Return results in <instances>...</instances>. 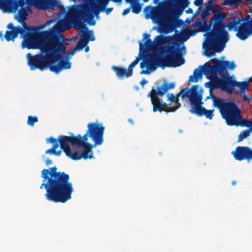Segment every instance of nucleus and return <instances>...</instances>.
Masks as SVG:
<instances>
[{
	"label": "nucleus",
	"instance_id": "obj_46",
	"mask_svg": "<svg viewBox=\"0 0 252 252\" xmlns=\"http://www.w3.org/2000/svg\"><path fill=\"white\" fill-rule=\"evenodd\" d=\"M45 162H46V165H49V164H51L52 163V160L51 159H47L46 160Z\"/></svg>",
	"mask_w": 252,
	"mask_h": 252
},
{
	"label": "nucleus",
	"instance_id": "obj_12",
	"mask_svg": "<svg viewBox=\"0 0 252 252\" xmlns=\"http://www.w3.org/2000/svg\"><path fill=\"white\" fill-rule=\"evenodd\" d=\"M110 0H84L81 13L86 15L89 19H93L95 16L99 18V13L103 11Z\"/></svg>",
	"mask_w": 252,
	"mask_h": 252
},
{
	"label": "nucleus",
	"instance_id": "obj_39",
	"mask_svg": "<svg viewBox=\"0 0 252 252\" xmlns=\"http://www.w3.org/2000/svg\"><path fill=\"white\" fill-rule=\"evenodd\" d=\"M130 9H131L130 7H129L126 9H124L123 12V13H122L123 15L125 16V15H126V14H127L128 13H129L130 11Z\"/></svg>",
	"mask_w": 252,
	"mask_h": 252
},
{
	"label": "nucleus",
	"instance_id": "obj_2",
	"mask_svg": "<svg viewBox=\"0 0 252 252\" xmlns=\"http://www.w3.org/2000/svg\"><path fill=\"white\" fill-rule=\"evenodd\" d=\"M66 42L61 41L59 37L54 35L47 39L40 47L42 54L33 56L27 54L28 64L32 70L39 69L44 70L49 67L52 72L59 73L63 69H70L71 63L62 57L65 53Z\"/></svg>",
	"mask_w": 252,
	"mask_h": 252
},
{
	"label": "nucleus",
	"instance_id": "obj_15",
	"mask_svg": "<svg viewBox=\"0 0 252 252\" xmlns=\"http://www.w3.org/2000/svg\"><path fill=\"white\" fill-rule=\"evenodd\" d=\"M69 136L60 135L57 139V142L60 144V148L64 153L68 154V150L71 149L70 144L72 146H77L80 144L82 136L80 134L74 135L73 133H69Z\"/></svg>",
	"mask_w": 252,
	"mask_h": 252
},
{
	"label": "nucleus",
	"instance_id": "obj_11",
	"mask_svg": "<svg viewBox=\"0 0 252 252\" xmlns=\"http://www.w3.org/2000/svg\"><path fill=\"white\" fill-rule=\"evenodd\" d=\"M32 32H27L25 30L22 34V37L24 38L22 42L23 48L27 47L29 49H40L43 42V40L46 35L45 32H39L35 28L31 29Z\"/></svg>",
	"mask_w": 252,
	"mask_h": 252
},
{
	"label": "nucleus",
	"instance_id": "obj_14",
	"mask_svg": "<svg viewBox=\"0 0 252 252\" xmlns=\"http://www.w3.org/2000/svg\"><path fill=\"white\" fill-rule=\"evenodd\" d=\"M199 92V86L197 85L192 86L191 88L187 87L185 88L182 89L180 92L175 96V99L173 102L175 103L174 106L173 107H170L169 106V110L168 111L170 112H174L181 107V104L179 103L180 96L181 97L182 99H184L185 98H188L189 102L191 105V97H192V94H194V95H198Z\"/></svg>",
	"mask_w": 252,
	"mask_h": 252
},
{
	"label": "nucleus",
	"instance_id": "obj_20",
	"mask_svg": "<svg viewBox=\"0 0 252 252\" xmlns=\"http://www.w3.org/2000/svg\"><path fill=\"white\" fill-rule=\"evenodd\" d=\"M25 29L20 26H17L11 31H7L4 37L7 41H13L18 36V34H20L21 36H22V34L25 32Z\"/></svg>",
	"mask_w": 252,
	"mask_h": 252
},
{
	"label": "nucleus",
	"instance_id": "obj_9",
	"mask_svg": "<svg viewBox=\"0 0 252 252\" xmlns=\"http://www.w3.org/2000/svg\"><path fill=\"white\" fill-rule=\"evenodd\" d=\"M206 88L209 89V95L206 97V99L212 98L213 102V106L217 108L223 119H224L230 114L238 105L234 101H227L226 99L217 97L213 94V91L217 88H214L213 84L210 83H206L204 85Z\"/></svg>",
	"mask_w": 252,
	"mask_h": 252
},
{
	"label": "nucleus",
	"instance_id": "obj_13",
	"mask_svg": "<svg viewBox=\"0 0 252 252\" xmlns=\"http://www.w3.org/2000/svg\"><path fill=\"white\" fill-rule=\"evenodd\" d=\"M202 95L201 91L199 92L198 95L193 94L191 97V108L189 110V112L199 117L205 116L206 118L212 120L214 115V109L207 110L202 106Z\"/></svg>",
	"mask_w": 252,
	"mask_h": 252
},
{
	"label": "nucleus",
	"instance_id": "obj_61",
	"mask_svg": "<svg viewBox=\"0 0 252 252\" xmlns=\"http://www.w3.org/2000/svg\"><path fill=\"white\" fill-rule=\"evenodd\" d=\"M190 20H188V19H187V20H186V21H187V22H188V23H189V22H190Z\"/></svg>",
	"mask_w": 252,
	"mask_h": 252
},
{
	"label": "nucleus",
	"instance_id": "obj_25",
	"mask_svg": "<svg viewBox=\"0 0 252 252\" xmlns=\"http://www.w3.org/2000/svg\"><path fill=\"white\" fill-rule=\"evenodd\" d=\"M112 69L116 72V75L119 78H123L125 76L129 77L128 73H127V70L124 68L113 65L112 66Z\"/></svg>",
	"mask_w": 252,
	"mask_h": 252
},
{
	"label": "nucleus",
	"instance_id": "obj_26",
	"mask_svg": "<svg viewBox=\"0 0 252 252\" xmlns=\"http://www.w3.org/2000/svg\"><path fill=\"white\" fill-rule=\"evenodd\" d=\"M150 34L148 33H145L144 35V40H146L145 43L143 45L142 43H140V48H142V47H144L146 49H151L152 47L155 46L154 42L152 41L151 39L149 38Z\"/></svg>",
	"mask_w": 252,
	"mask_h": 252
},
{
	"label": "nucleus",
	"instance_id": "obj_5",
	"mask_svg": "<svg viewBox=\"0 0 252 252\" xmlns=\"http://www.w3.org/2000/svg\"><path fill=\"white\" fill-rule=\"evenodd\" d=\"M56 1V0H13L0 4V9L3 12L15 13L20 7L15 18L19 23L23 24L25 29L29 31L25 20L29 13H32V6H33L38 9L45 10L55 6Z\"/></svg>",
	"mask_w": 252,
	"mask_h": 252
},
{
	"label": "nucleus",
	"instance_id": "obj_59",
	"mask_svg": "<svg viewBox=\"0 0 252 252\" xmlns=\"http://www.w3.org/2000/svg\"><path fill=\"white\" fill-rule=\"evenodd\" d=\"M159 0H154V1L155 3H157L159 1Z\"/></svg>",
	"mask_w": 252,
	"mask_h": 252
},
{
	"label": "nucleus",
	"instance_id": "obj_48",
	"mask_svg": "<svg viewBox=\"0 0 252 252\" xmlns=\"http://www.w3.org/2000/svg\"><path fill=\"white\" fill-rule=\"evenodd\" d=\"M151 6H146L144 8V11L146 12L147 10L150 11V13L151 12Z\"/></svg>",
	"mask_w": 252,
	"mask_h": 252
},
{
	"label": "nucleus",
	"instance_id": "obj_55",
	"mask_svg": "<svg viewBox=\"0 0 252 252\" xmlns=\"http://www.w3.org/2000/svg\"><path fill=\"white\" fill-rule=\"evenodd\" d=\"M95 24V22L94 21H93V22H92L91 23H90V25H94Z\"/></svg>",
	"mask_w": 252,
	"mask_h": 252
},
{
	"label": "nucleus",
	"instance_id": "obj_41",
	"mask_svg": "<svg viewBox=\"0 0 252 252\" xmlns=\"http://www.w3.org/2000/svg\"><path fill=\"white\" fill-rule=\"evenodd\" d=\"M148 83V81L145 79H143L140 82V84L143 87L146 84Z\"/></svg>",
	"mask_w": 252,
	"mask_h": 252
},
{
	"label": "nucleus",
	"instance_id": "obj_36",
	"mask_svg": "<svg viewBox=\"0 0 252 252\" xmlns=\"http://www.w3.org/2000/svg\"><path fill=\"white\" fill-rule=\"evenodd\" d=\"M194 4L195 5L198 6V7L201 8L203 4V0H195Z\"/></svg>",
	"mask_w": 252,
	"mask_h": 252
},
{
	"label": "nucleus",
	"instance_id": "obj_27",
	"mask_svg": "<svg viewBox=\"0 0 252 252\" xmlns=\"http://www.w3.org/2000/svg\"><path fill=\"white\" fill-rule=\"evenodd\" d=\"M220 63L224 73H228L226 68L233 70L236 67V65L234 62H229L228 61H220Z\"/></svg>",
	"mask_w": 252,
	"mask_h": 252
},
{
	"label": "nucleus",
	"instance_id": "obj_40",
	"mask_svg": "<svg viewBox=\"0 0 252 252\" xmlns=\"http://www.w3.org/2000/svg\"><path fill=\"white\" fill-rule=\"evenodd\" d=\"M113 10V7H108L106 9L105 8V12L107 15L109 14Z\"/></svg>",
	"mask_w": 252,
	"mask_h": 252
},
{
	"label": "nucleus",
	"instance_id": "obj_51",
	"mask_svg": "<svg viewBox=\"0 0 252 252\" xmlns=\"http://www.w3.org/2000/svg\"><path fill=\"white\" fill-rule=\"evenodd\" d=\"M84 48H85V51L86 52H88L89 51V47L88 46H86V47H85Z\"/></svg>",
	"mask_w": 252,
	"mask_h": 252
},
{
	"label": "nucleus",
	"instance_id": "obj_17",
	"mask_svg": "<svg viewBox=\"0 0 252 252\" xmlns=\"http://www.w3.org/2000/svg\"><path fill=\"white\" fill-rule=\"evenodd\" d=\"M156 95L158 94H154L151 93V91L148 93L147 97L151 98V103L153 105V111L154 112L158 111L161 113L162 112H166V113L170 112L168 110H169V106L171 105V103H166L163 101L162 99L159 98Z\"/></svg>",
	"mask_w": 252,
	"mask_h": 252
},
{
	"label": "nucleus",
	"instance_id": "obj_58",
	"mask_svg": "<svg viewBox=\"0 0 252 252\" xmlns=\"http://www.w3.org/2000/svg\"><path fill=\"white\" fill-rule=\"evenodd\" d=\"M150 17L149 14H146V18L148 19Z\"/></svg>",
	"mask_w": 252,
	"mask_h": 252
},
{
	"label": "nucleus",
	"instance_id": "obj_28",
	"mask_svg": "<svg viewBox=\"0 0 252 252\" xmlns=\"http://www.w3.org/2000/svg\"><path fill=\"white\" fill-rule=\"evenodd\" d=\"M68 154L65 153V155L69 158L73 160H78L82 158L81 155L78 152L76 151L74 153H72L71 149L68 150Z\"/></svg>",
	"mask_w": 252,
	"mask_h": 252
},
{
	"label": "nucleus",
	"instance_id": "obj_45",
	"mask_svg": "<svg viewBox=\"0 0 252 252\" xmlns=\"http://www.w3.org/2000/svg\"><path fill=\"white\" fill-rule=\"evenodd\" d=\"M77 50H79L76 47L70 53V55H73L75 52V51Z\"/></svg>",
	"mask_w": 252,
	"mask_h": 252
},
{
	"label": "nucleus",
	"instance_id": "obj_19",
	"mask_svg": "<svg viewBox=\"0 0 252 252\" xmlns=\"http://www.w3.org/2000/svg\"><path fill=\"white\" fill-rule=\"evenodd\" d=\"M175 86V84L174 82L170 83L164 82L160 86L158 87L157 89H152L151 93L154 94H158V96H162L168 90L174 88Z\"/></svg>",
	"mask_w": 252,
	"mask_h": 252
},
{
	"label": "nucleus",
	"instance_id": "obj_3",
	"mask_svg": "<svg viewBox=\"0 0 252 252\" xmlns=\"http://www.w3.org/2000/svg\"><path fill=\"white\" fill-rule=\"evenodd\" d=\"M57 170V167L54 166L42 171L41 176L44 180L40 189H46L45 196L48 201L64 203L71 199L73 187L69 175Z\"/></svg>",
	"mask_w": 252,
	"mask_h": 252
},
{
	"label": "nucleus",
	"instance_id": "obj_38",
	"mask_svg": "<svg viewBox=\"0 0 252 252\" xmlns=\"http://www.w3.org/2000/svg\"><path fill=\"white\" fill-rule=\"evenodd\" d=\"M243 94V100L244 102H249L250 101V97L245 94Z\"/></svg>",
	"mask_w": 252,
	"mask_h": 252
},
{
	"label": "nucleus",
	"instance_id": "obj_21",
	"mask_svg": "<svg viewBox=\"0 0 252 252\" xmlns=\"http://www.w3.org/2000/svg\"><path fill=\"white\" fill-rule=\"evenodd\" d=\"M200 30H190L189 29L184 31L182 33H179L175 35V39L177 41H187L190 36L194 35Z\"/></svg>",
	"mask_w": 252,
	"mask_h": 252
},
{
	"label": "nucleus",
	"instance_id": "obj_57",
	"mask_svg": "<svg viewBox=\"0 0 252 252\" xmlns=\"http://www.w3.org/2000/svg\"><path fill=\"white\" fill-rule=\"evenodd\" d=\"M3 34L2 32H0V38H2Z\"/></svg>",
	"mask_w": 252,
	"mask_h": 252
},
{
	"label": "nucleus",
	"instance_id": "obj_31",
	"mask_svg": "<svg viewBox=\"0 0 252 252\" xmlns=\"http://www.w3.org/2000/svg\"><path fill=\"white\" fill-rule=\"evenodd\" d=\"M164 38L162 35H158L154 39L155 46H162L164 43Z\"/></svg>",
	"mask_w": 252,
	"mask_h": 252
},
{
	"label": "nucleus",
	"instance_id": "obj_16",
	"mask_svg": "<svg viewBox=\"0 0 252 252\" xmlns=\"http://www.w3.org/2000/svg\"><path fill=\"white\" fill-rule=\"evenodd\" d=\"M213 84L214 88L220 89L229 94H232L235 87V81L228 73H223Z\"/></svg>",
	"mask_w": 252,
	"mask_h": 252
},
{
	"label": "nucleus",
	"instance_id": "obj_30",
	"mask_svg": "<svg viewBox=\"0 0 252 252\" xmlns=\"http://www.w3.org/2000/svg\"><path fill=\"white\" fill-rule=\"evenodd\" d=\"M213 9L214 12H218L217 13H215V14L221 13L220 12V8L219 5H217L214 7L212 4H210L209 3H208L205 6L204 10L210 12V10H211Z\"/></svg>",
	"mask_w": 252,
	"mask_h": 252
},
{
	"label": "nucleus",
	"instance_id": "obj_1",
	"mask_svg": "<svg viewBox=\"0 0 252 252\" xmlns=\"http://www.w3.org/2000/svg\"><path fill=\"white\" fill-rule=\"evenodd\" d=\"M226 17V13H219L214 14L211 19L213 28L205 34L206 40L203 45L205 55L208 58L214 56L216 52H221L224 49L226 43L229 39L228 33L225 30L226 27L229 31L234 30L237 32L236 36L242 40H246L252 35V21L241 23L242 17L237 18L233 14L231 15L232 20L224 25L223 21Z\"/></svg>",
	"mask_w": 252,
	"mask_h": 252
},
{
	"label": "nucleus",
	"instance_id": "obj_23",
	"mask_svg": "<svg viewBox=\"0 0 252 252\" xmlns=\"http://www.w3.org/2000/svg\"><path fill=\"white\" fill-rule=\"evenodd\" d=\"M249 86L250 84L248 83V82H238L235 81V87L238 88L240 89V91H236L235 93L236 94L242 96L243 94H245L246 90L248 89Z\"/></svg>",
	"mask_w": 252,
	"mask_h": 252
},
{
	"label": "nucleus",
	"instance_id": "obj_56",
	"mask_svg": "<svg viewBox=\"0 0 252 252\" xmlns=\"http://www.w3.org/2000/svg\"><path fill=\"white\" fill-rule=\"evenodd\" d=\"M236 184V182L235 181H233L232 182V185L233 186H235Z\"/></svg>",
	"mask_w": 252,
	"mask_h": 252
},
{
	"label": "nucleus",
	"instance_id": "obj_6",
	"mask_svg": "<svg viewBox=\"0 0 252 252\" xmlns=\"http://www.w3.org/2000/svg\"><path fill=\"white\" fill-rule=\"evenodd\" d=\"M88 130L86 133L82 136L80 141V144H78L77 147H82L81 158L84 159L94 158L92 148L93 145L88 143V137L91 138L94 142V146L101 145L103 142V134L105 127L102 123H91L87 125Z\"/></svg>",
	"mask_w": 252,
	"mask_h": 252
},
{
	"label": "nucleus",
	"instance_id": "obj_43",
	"mask_svg": "<svg viewBox=\"0 0 252 252\" xmlns=\"http://www.w3.org/2000/svg\"><path fill=\"white\" fill-rule=\"evenodd\" d=\"M250 15H247L246 17H245V19L244 20V22H249V21H251V20H250Z\"/></svg>",
	"mask_w": 252,
	"mask_h": 252
},
{
	"label": "nucleus",
	"instance_id": "obj_18",
	"mask_svg": "<svg viewBox=\"0 0 252 252\" xmlns=\"http://www.w3.org/2000/svg\"><path fill=\"white\" fill-rule=\"evenodd\" d=\"M234 158L238 161L246 159L250 161L252 159V150L247 146H238L231 152Z\"/></svg>",
	"mask_w": 252,
	"mask_h": 252
},
{
	"label": "nucleus",
	"instance_id": "obj_44",
	"mask_svg": "<svg viewBox=\"0 0 252 252\" xmlns=\"http://www.w3.org/2000/svg\"><path fill=\"white\" fill-rule=\"evenodd\" d=\"M7 28L8 29H11L12 30V29H13L14 28H16V27H14L12 23H9L7 26Z\"/></svg>",
	"mask_w": 252,
	"mask_h": 252
},
{
	"label": "nucleus",
	"instance_id": "obj_62",
	"mask_svg": "<svg viewBox=\"0 0 252 252\" xmlns=\"http://www.w3.org/2000/svg\"><path fill=\"white\" fill-rule=\"evenodd\" d=\"M148 0H144V1L145 2H147V1H148Z\"/></svg>",
	"mask_w": 252,
	"mask_h": 252
},
{
	"label": "nucleus",
	"instance_id": "obj_52",
	"mask_svg": "<svg viewBox=\"0 0 252 252\" xmlns=\"http://www.w3.org/2000/svg\"><path fill=\"white\" fill-rule=\"evenodd\" d=\"M111 0L113 2H120L122 0Z\"/></svg>",
	"mask_w": 252,
	"mask_h": 252
},
{
	"label": "nucleus",
	"instance_id": "obj_49",
	"mask_svg": "<svg viewBox=\"0 0 252 252\" xmlns=\"http://www.w3.org/2000/svg\"><path fill=\"white\" fill-rule=\"evenodd\" d=\"M200 9H201V8L200 7H198V9H197V10L195 11V15L194 16H196L197 15V14H199V13L200 12Z\"/></svg>",
	"mask_w": 252,
	"mask_h": 252
},
{
	"label": "nucleus",
	"instance_id": "obj_33",
	"mask_svg": "<svg viewBox=\"0 0 252 252\" xmlns=\"http://www.w3.org/2000/svg\"><path fill=\"white\" fill-rule=\"evenodd\" d=\"M192 27H197L199 28H202L203 26L201 20L198 18L194 22V23L193 24Z\"/></svg>",
	"mask_w": 252,
	"mask_h": 252
},
{
	"label": "nucleus",
	"instance_id": "obj_8",
	"mask_svg": "<svg viewBox=\"0 0 252 252\" xmlns=\"http://www.w3.org/2000/svg\"><path fill=\"white\" fill-rule=\"evenodd\" d=\"M226 124L229 126H236L249 127L248 129L242 131L238 135V142L242 141L250 136L252 132V121L244 118L241 115V111L237 106L224 119Z\"/></svg>",
	"mask_w": 252,
	"mask_h": 252
},
{
	"label": "nucleus",
	"instance_id": "obj_7",
	"mask_svg": "<svg viewBox=\"0 0 252 252\" xmlns=\"http://www.w3.org/2000/svg\"><path fill=\"white\" fill-rule=\"evenodd\" d=\"M211 62L214 64L211 65L209 62L206 63L203 66H200L199 68L195 69L193 74L189 77V81L191 82H197L198 80L202 77V73L207 75L209 73L211 74L207 77L211 84L214 83L219 79L218 73L221 76L223 73V70L220 63V61L214 58L211 60Z\"/></svg>",
	"mask_w": 252,
	"mask_h": 252
},
{
	"label": "nucleus",
	"instance_id": "obj_42",
	"mask_svg": "<svg viewBox=\"0 0 252 252\" xmlns=\"http://www.w3.org/2000/svg\"><path fill=\"white\" fill-rule=\"evenodd\" d=\"M204 24L205 25V27H206L205 30L206 31L209 30L210 29V28H211V25L207 24V22L206 21H204Z\"/></svg>",
	"mask_w": 252,
	"mask_h": 252
},
{
	"label": "nucleus",
	"instance_id": "obj_29",
	"mask_svg": "<svg viewBox=\"0 0 252 252\" xmlns=\"http://www.w3.org/2000/svg\"><path fill=\"white\" fill-rule=\"evenodd\" d=\"M140 61V59L137 57L136 59L132 62L128 66V69L127 70V73H128L129 76H132L133 74V68L137 65Z\"/></svg>",
	"mask_w": 252,
	"mask_h": 252
},
{
	"label": "nucleus",
	"instance_id": "obj_4",
	"mask_svg": "<svg viewBox=\"0 0 252 252\" xmlns=\"http://www.w3.org/2000/svg\"><path fill=\"white\" fill-rule=\"evenodd\" d=\"M160 54H147L144 56L140 63L142 70L141 74H148L150 71H155L158 67H178L184 64L185 59L181 53L179 44L172 42L161 46L158 50Z\"/></svg>",
	"mask_w": 252,
	"mask_h": 252
},
{
	"label": "nucleus",
	"instance_id": "obj_34",
	"mask_svg": "<svg viewBox=\"0 0 252 252\" xmlns=\"http://www.w3.org/2000/svg\"><path fill=\"white\" fill-rule=\"evenodd\" d=\"M168 98L167 100L170 101V103H172L174 101V99H175V95L173 94H167Z\"/></svg>",
	"mask_w": 252,
	"mask_h": 252
},
{
	"label": "nucleus",
	"instance_id": "obj_37",
	"mask_svg": "<svg viewBox=\"0 0 252 252\" xmlns=\"http://www.w3.org/2000/svg\"><path fill=\"white\" fill-rule=\"evenodd\" d=\"M64 22H65L64 21H59L57 24V27L58 28L60 29L61 28H62L64 25Z\"/></svg>",
	"mask_w": 252,
	"mask_h": 252
},
{
	"label": "nucleus",
	"instance_id": "obj_50",
	"mask_svg": "<svg viewBox=\"0 0 252 252\" xmlns=\"http://www.w3.org/2000/svg\"><path fill=\"white\" fill-rule=\"evenodd\" d=\"M245 82H248V83L249 84L250 82H252V77H250L247 80L245 81Z\"/></svg>",
	"mask_w": 252,
	"mask_h": 252
},
{
	"label": "nucleus",
	"instance_id": "obj_54",
	"mask_svg": "<svg viewBox=\"0 0 252 252\" xmlns=\"http://www.w3.org/2000/svg\"><path fill=\"white\" fill-rule=\"evenodd\" d=\"M215 0H209L208 1V3L212 4V2H214Z\"/></svg>",
	"mask_w": 252,
	"mask_h": 252
},
{
	"label": "nucleus",
	"instance_id": "obj_35",
	"mask_svg": "<svg viewBox=\"0 0 252 252\" xmlns=\"http://www.w3.org/2000/svg\"><path fill=\"white\" fill-rule=\"evenodd\" d=\"M210 14V13L205 10H204L201 14V18L205 20L206 18Z\"/></svg>",
	"mask_w": 252,
	"mask_h": 252
},
{
	"label": "nucleus",
	"instance_id": "obj_32",
	"mask_svg": "<svg viewBox=\"0 0 252 252\" xmlns=\"http://www.w3.org/2000/svg\"><path fill=\"white\" fill-rule=\"evenodd\" d=\"M38 122V118L36 116H29L28 118L27 124L29 126H33L34 124Z\"/></svg>",
	"mask_w": 252,
	"mask_h": 252
},
{
	"label": "nucleus",
	"instance_id": "obj_60",
	"mask_svg": "<svg viewBox=\"0 0 252 252\" xmlns=\"http://www.w3.org/2000/svg\"><path fill=\"white\" fill-rule=\"evenodd\" d=\"M250 12L252 14V6H251V7H250Z\"/></svg>",
	"mask_w": 252,
	"mask_h": 252
},
{
	"label": "nucleus",
	"instance_id": "obj_10",
	"mask_svg": "<svg viewBox=\"0 0 252 252\" xmlns=\"http://www.w3.org/2000/svg\"><path fill=\"white\" fill-rule=\"evenodd\" d=\"M79 12L75 10H72L70 13L66 16L70 17L72 21L75 23L77 28L81 30L82 36L80 38L76 47L79 50L83 49L88 44L90 41H93L95 40L94 32L92 30H89L86 25L84 24L78 18Z\"/></svg>",
	"mask_w": 252,
	"mask_h": 252
},
{
	"label": "nucleus",
	"instance_id": "obj_47",
	"mask_svg": "<svg viewBox=\"0 0 252 252\" xmlns=\"http://www.w3.org/2000/svg\"><path fill=\"white\" fill-rule=\"evenodd\" d=\"M193 12V10L191 8H189L187 10H186V13H192Z\"/></svg>",
	"mask_w": 252,
	"mask_h": 252
},
{
	"label": "nucleus",
	"instance_id": "obj_53",
	"mask_svg": "<svg viewBox=\"0 0 252 252\" xmlns=\"http://www.w3.org/2000/svg\"><path fill=\"white\" fill-rule=\"evenodd\" d=\"M128 121L129 123H130V124H131L132 125L134 124V122H133V120H132V119H128Z\"/></svg>",
	"mask_w": 252,
	"mask_h": 252
},
{
	"label": "nucleus",
	"instance_id": "obj_22",
	"mask_svg": "<svg viewBox=\"0 0 252 252\" xmlns=\"http://www.w3.org/2000/svg\"><path fill=\"white\" fill-rule=\"evenodd\" d=\"M48 142L53 144V146L52 148L46 150L45 153L46 154H53L57 156H60L62 152V151H56V149H57L59 146L57 142V139H56L53 137H50L48 139Z\"/></svg>",
	"mask_w": 252,
	"mask_h": 252
},
{
	"label": "nucleus",
	"instance_id": "obj_24",
	"mask_svg": "<svg viewBox=\"0 0 252 252\" xmlns=\"http://www.w3.org/2000/svg\"><path fill=\"white\" fill-rule=\"evenodd\" d=\"M126 3L130 4V7L132 12L134 14H139L142 9L141 5L138 2L137 0H125Z\"/></svg>",
	"mask_w": 252,
	"mask_h": 252
}]
</instances>
